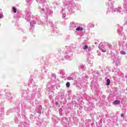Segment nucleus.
<instances>
[{"label": "nucleus", "instance_id": "obj_8", "mask_svg": "<svg viewBox=\"0 0 127 127\" xmlns=\"http://www.w3.org/2000/svg\"><path fill=\"white\" fill-rule=\"evenodd\" d=\"M121 118H124V114H121Z\"/></svg>", "mask_w": 127, "mask_h": 127}, {"label": "nucleus", "instance_id": "obj_3", "mask_svg": "<svg viewBox=\"0 0 127 127\" xmlns=\"http://www.w3.org/2000/svg\"><path fill=\"white\" fill-rule=\"evenodd\" d=\"M110 84H111V80H110V79H107V83H106L107 86H110Z\"/></svg>", "mask_w": 127, "mask_h": 127}, {"label": "nucleus", "instance_id": "obj_5", "mask_svg": "<svg viewBox=\"0 0 127 127\" xmlns=\"http://www.w3.org/2000/svg\"><path fill=\"white\" fill-rule=\"evenodd\" d=\"M66 86L67 88H69V87H70V82H67L66 83Z\"/></svg>", "mask_w": 127, "mask_h": 127}, {"label": "nucleus", "instance_id": "obj_2", "mask_svg": "<svg viewBox=\"0 0 127 127\" xmlns=\"http://www.w3.org/2000/svg\"><path fill=\"white\" fill-rule=\"evenodd\" d=\"M84 29V28H83L82 27H78L76 29V30H77V31H83V30Z\"/></svg>", "mask_w": 127, "mask_h": 127}, {"label": "nucleus", "instance_id": "obj_4", "mask_svg": "<svg viewBox=\"0 0 127 127\" xmlns=\"http://www.w3.org/2000/svg\"><path fill=\"white\" fill-rule=\"evenodd\" d=\"M12 10H13V12H14V13H16V11H17V10L16 9V8H15V7H13Z\"/></svg>", "mask_w": 127, "mask_h": 127}, {"label": "nucleus", "instance_id": "obj_9", "mask_svg": "<svg viewBox=\"0 0 127 127\" xmlns=\"http://www.w3.org/2000/svg\"><path fill=\"white\" fill-rule=\"evenodd\" d=\"M59 103H58V102H56V105H58Z\"/></svg>", "mask_w": 127, "mask_h": 127}, {"label": "nucleus", "instance_id": "obj_7", "mask_svg": "<svg viewBox=\"0 0 127 127\" xmlns=\"http://www.w3.org/2000/svg\"><path fill=\"white\" fill-rule=\"evenodd\" d=\"M3 16L2 14H0V18H2Z\"/></svg>", "mask_w": 127, "mask_h": 127}, {"label": "nucleus", "instance_id": "obj_10", "mask_svg": "<svg viewBox=\"0 0 127 127\" xmlns=\"http://www.w3.org/2000/svg\"><path fill=\"white\" fill-rule=\"evenodd\" d=\"M95 44H97V42H95Z\"/></svg>", "mask_w": 127, "mask_h": 127}, {"label": "nucleus", "instance_id": "obj_6", "mask_svg": "<svg viewBox=\"0 0 127 127\" xmlns=\"http://www.w3.org/2000/svg\"><path fill=\"white\" fill-rule=\"evenodd\" d=\"M88 48V46L86 45L84 46V47L83 48V49L84 50H85V49H87Z\"/></svg>", "mask_w": 127, "mask_h": 127}, {"label": "nucleus", "instance_id": "obj_1", "mask_svg": "<svg viewBox=\"0 0 127 127\" xmlns=\"http://www.w3.org/2000/svg\"><path fill=\"white\" fill-rule=\"evenodd\" d=\"M121 104V101L120 100H115L113 102L114 105H120Z\"/></svg>", "mask_w": 127, "mask_h": 127}]
</instances>
